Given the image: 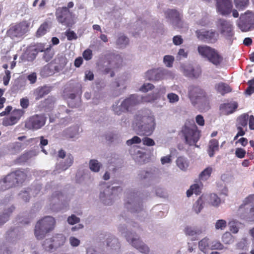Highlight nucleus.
Instances as JSON below:
<instances>
[{"label":"nucleus","instance_id":"nucleus-2","mask_svg":"<svg viewBox=\"0 0 254 254\" xmlns=\"http://www.w3.org/2000/svg\"><path fill=\"white\" fill-rule=\"evenodd\" d=\"M185 143L190 146L195 145L201 136V131L193 121L187 120L181 131Z\"/></svg>","mask_w":254,"mask_h":254},{"label":"nucleus","instance_id":"nucleus-53","mask_svg":"<svg viewBox=\"0 0 254 254\" xmlns=\"http://www.w3.org/2000/svg\"><path fill=\"white\" fill-rule=\"evenodd\" d=\"M141 142V139L140 137L134 136L131 139H128L127 141V145H131L133 144H139Z\"/></svg>","mask_w":254,"mask_h":254},{"label":"nucleus","instance_id":"nucleus-10","mask_svg":"<svg viewBox=\"0 0 254 254\" xmlns=\"http://www.w3.org/2000/svg\"><path fill=\"white\" fill-rule=\"evenodd\" d=\"M106 58L109 67H106L104 70L105 74L110 73L111 77L115 75L113 70L118 69L122 66L123 60L119 55L110 54L107 55Z\"/></svg>","mask_w":254,"mask_h":254},{"label":"nucleus","instance_id":"nucleus-37","mask_svg":"<svg viewBox=\"0 0 254 254\" xmlns=\"http://www.w3.org/2000/svg\"><path fill=\"white\" fill-rule=\"evenodd\" d=\"M212 172V167L209 166L205 169L199 175V178L202 180H207L211 176Z\"/></svg>","mask_w":254,"mask_h":254},{"label":"nucleus","instance_id":"nucleus-62","mask_svg":"<svg viewBox=\"0 0 254 254\" xmlns=\"http://www.w3.org/2000/svg\"><path fill=\"white\" fill-rule=\"evenodd\" d=\"M193 71H192L191 76L190 77L197 78L200 75L201 73L200 67H197L196 68H194L193 67Z\"/></svg>","mask_w":254,"mask_h":254},{"label":"nucleus","instance_id":"nucleus-23","mask_svg":"<svg viewBox=\"0 0 254 254\" xmlns=\"http://www.w3.org/2000/svg\"><path fill=\"white\" fill-rule=\"evenodd\" d=\"M219 141L216 139H211L209 140L207 149V153L210 157H213L214 156L215 152L218 151Z\"/></svg>","mask_w":254,"mask_h":254},{"label":"nucleus","instance_id":"nucleus-28","mask_svg":"<svg viewBox=\"0 0 254 254\" xmlns=\"http://www.w3.org/2000/svg\"><path fill=\"white\" fill-rule=\"evenodd\" d=\"M249 115L247 114H244L239 117L237 120L236 126H240L247 128Z\"/></svg>","mask_w":254,"mask_h":254},{"label":"nucleus","instance_id":"nucleus-3","mask_svg":"<svg viewBox=\"0 0 254 254\" xmlns=\"http://www.w3.org/2000/svg\"><path fill=\"white\" fill-rule=\"evenodd\" d=\"M26 177V173L20 170L12 172L0 181V190L3 191L21 185L25 181Z\"/></svg>","mask_w":254,"mask_h":254},{"label":"nucleus","instance_id":"nucleus-58","mask_svg":"<svg viewBox=\"0 0 254 254\" xmlns=\"http://www.w3.org/2000/svg\"><path fill=\"white\" fill-rule=\"evenodd\" d=\"M10 71L8 70H6L5 71V75L3 77V84L7 85L11 78Z\"/></svg>","mask_w":254,"mask_h":254},{"label":"nucleus","instance_id":"nucleus-41","mask_svg":"<svg viewBox=\"0 0 254 254\" xmlns=\"http://www.w3.org/2000/svg\"><path fill=\"white\" fill-rule=\"evenodd\" d=\"M209 247V239L206 238L202 239L198 243L199 250L204 252Z\"/></svg>","mask_w":254,"mask_h":254},{"label":"nucleus","instance_id":"nucleus-56","mask_svg":"<svg viewBox=\"0 0 254 254\" xmlns=\"http://www.w3.org/2000/svg\"><path fill=\"white\" fill-rule=\"evenodd\" d=\"M143 144L147 146H152L155 145V142L152 138L145 137L142 139Z\"/></svg>","mask_w":254,"mask_h":254},{"label":"nucleus","instance_id":"nucleus-63","mask_svg":"<svg viewBox=\"0 0 254 254\" xmlns=\"http://www.w3.org/2000/svg\"><path fill=\"white\" fill-rule=\"evenodd\" d=\"M46 48L45 47V44L43 43H38L35 46L34 51L37 53L44 52L46 50Z\"/></svg>","mask_w":254,"mask_h":254},{"label":"nucleus","instance_id":"nucleus-22","mask_svg":"<svg viewBox=\"0 0 254 254\" xmlns=\"http://www.w3.org/2000/svg\"><path fill=\"white\" fill-rule=\"evenodd\" d=\"M237 108V103H224L221 105L220 109L223 114L228 115L233 113Z\"/></svg>","mask_w":254,"mask_h":254},{"label":"nucleus","instance_id":"nucleus-19","mask_svg":"<svg viewBox=\"0 0 254 254\" xmlns=\"http://www.w3.org/2000/svg\"><path fill=\"white\" fill-rule=\"evenodd\" d=\"M65 241V238L62 234H57L52 238L46 239L45 241V246L49 242H53V244H50L49 246V250L53 249L54 248H58L64 245Z\"/></svg>","mask_w":254,"mask_h":254},{"label":"nucleus","instance_id":"nucleus-42","mask_svg":"<svg viewBox=\"0 0 254 254\" xmlns=\"http://www.w3.org/2000/svg\"><path fill=\"white\" fill-rule=\"evenodd\" d=\"M128 43V39L126 36L124 35H120L117 41L116 44L117 45L122 47L127 45Z\"/></svg>","mask_w":254,"mask_h":254},{"label":"nucleus","instance_id":"nucleus-13","mask_svg":"<svg viewBox=\"0 0 254 254\" xmlns=\"http://www.w3.org/2000/svg\"><path fill=\"white\" fill-rule=\"evenodd\" d=\"M195 34L199 40L208 44L216 43L219 37L218 33L212 29L197 30Z\"/></svg>","mask_w":254,"mask_h":254},{"label":"nucleus","instance_id":"nucleus-44","mask_svg":"<svg viewBox=\"0 0 254 254\" xmlns=\"http://www.w3.org/2000/svg\"><path fill=\"white\" fill-rule=\"evenodd\" d=\"M210 202L215 206H218L221 202L220 198L215 193H212L210 195Z\"/></svg>","mask_w":254,"mask_h":254},{"label":"nucleus","instance_id":"nucleus-61","mask_svg":"<svg viewBox=\"0 0 254 254\" xmlns=\"http://www.w3.org/2000/svg\"><path fill=\"white\" fill-rule=\"evenodd\" d=\"M183 39L181 36L176 35L173 38V42L175 45H180L183 43Z\"/></svg>","mask_w":254,"mask_h":254},{"label":"nucleus","instance_id":"nucleus-64","mask_svg":"<svg viewBox=\"0 0 254 254\" xmlns=\"http://www.w3.org/2000/svg\"><path fill=\"white\" fill-rule=\"evenodd\" d=\"M69 243L72 247H77L80 244V241L74 237H71L69 238Z\"/></svg>","mask_w":254,"mask_h":254},{"label":"nucleus","instance_id":"nucleus-34","mask_svg":"<svg viewBox=\"0 0 254 254\" xmlns=\"http://www.w3.org/2000/svg\"><path fill=\"white\" fill-rule=\"evenodd\" d=\"M14 209V207L12 206L7 210V212L0 215V226L8 221L10 214L12 213Z\"/></svg>","mask_w":254,"mask_h":254},{"label":"nucleus","instance_id":"nucleus-9","mask_svg":"<svg viewBox=\"0 0 254 254\" xmlns=\"http://www.w3.org/2000/svg\"><path fill=\"white\" fill-rule=\"evenodd\" d=\"M238 27L243 32H247L254 29V13L247 10L241 14L237 21Z\"/></svg>","mask_w":254,"mask_h":254},{"label":"nucleus","instance_id":"nucleus-45","mask_svg":"<svg viewBox=\"0 0 254 254\" xmlns=\"http://www.w3.org/2000/svg\"><path fill=\"white\" fill-rule=\"evenodd\" d=\"M118 104L113 105V110L115 113L118 115H121L122 113L126 112V110L123 108V103L120 106H118Z\"/></svg>","mask_w":254,"mask_h":254},{"label":"nucleus","instance_id":"nucleus-26","mask_svg":"<svg viewBox=\"0 0 254 254\" xmlns=\"http://www.w3.org/2000/svg\"><path fill=\"white\" fill-rule=\"evenodd\" d=\"M51 91V88L46 86L37 88L34 92L35 98L39 100L45 95L48 94Z\"/></svg>","mask_w":254,"mask_h":254},{"label":"nucleus","instance_id":"nucleus-38","mask_svg":"<svg viewBox=\"0 0 254 254\" xmlns=\"http://www.w3.org/2000/svg\"><path fill=\"white\" fill-rule=\"evenodd\" d=\"M185 233L186 235L193 236L196 235H199L201 233L200 230L196 229L191 227L187 226L184 230Z\"/></svg>","mask_w":254,"mask_h":254},{"label":"nucleus","instance_id":"nucleus-12","mask_svg":"<svg viewBox=\"0 0 254 254\" xmlns=\"http://www.w3.org/2000/svg\"><path fill=\"white\" fill-rule=\"evenodd\" d=\"M47 118L44 114H36L30 117L25 123V127L31 130H37L46 124Z\"/></svg>","mask_w":254,"mask_h":254},{"label":"nucleus","instance_id":"nucleus-52","mask_svg":"<svg viewBox=\"0 0 254 254\" xmlns=\"http://www.w3.org/2000/svg\"><path fill=\"white\" fill-rule=\"evenodd\" d=\"M65 35L67 37V40L71 41L72 40H75L77 38V36L73 31L70 30H67L65 32Z\"/></svg>","mask_w":254,"mask_h":254},{"label":"nucleus","instance_id":"nucleus-60","mask_svg":"<svg viewBox=\"0 0 254 254\" xmlns=\"http://www.w3.org/2000/svg\"><path fill=\"white\" fill-rule=\"evenodd\" d=\"M83 57L87 61L90 60L92 58V52L90 49H87L83 53Z\"/></svg>","mask_w":254,"mask_h":254},{"label":"nucleus","instance_id":"nucleus-59","mask_svg":"<svg viewBox=\"0 0 254 254\" xmlns=\"http://www.w3.org/2000/svg\"><path fill=\"white\" fill-rule=\"evenodd\" d=\"M20 105L22 109H27L29 105V101L27 98H22L20 100Z\"/></svg>","mask_w":254,"mask_h":254},{"label":"nucleus","instance_id":"nucleus-30","mask_svg":"<svg viewBox=\"0 0 254 254\" xmlns=\"http://www.w3.org/2000/svg\"><path fill=\"white\" fill-rule=\"evenodd\" d=\"M54 55V51L52 49L51 45H49L44 52L42 58L45 62H48L52 59Z\"/></svg>","mask_w":254,"mask_h":254},{"label":"nucleus","instance_id":"nucleus-35","mask_svg":"<svg viewBox=\"0 0 254 254\" xmlns=\"http://www.w3.org/2000/svg\"><path fill=\"white\" fill-rule=\"evenodd\" d=\"M234 3L239 10H243L248 5L249 0H234Z\"/></svg>","mask_w":254,"mask_h":254},{"label":"nucleus","instance_id":"nucleus-31","mask_svg":"<svg viewBox=\"0 0 254 254\" xmlns=\"http://www.w3.org/2000/svg\"><path fill=\"white\" fill-rule=\"evenodd\" d=\"M78 127H69L63 131V135L66 138H73L78 132Z\"/></svg>","mask_w":254,"mask_h":254},{"label":"nucleus","instance_id":"nucleus-43","mask_svg":"<svg viewBox=\"0 0 254 254\" xmlns=\"http://www.w3.org/2000/svg\"><path fill=\"white\" fill-rule=\"evenodd\" d=\"M222 242L225 244H230L233 241V236L229 232L225 233L222 238Z\"/></svg>","mask_w":254,"mask_h":254},{"label":"nucleus","instance_id":"nucleus-25","mask_svg":"<svg viewBox=\"0 0 254 254\" xmlns=\"http://www.w3.org/2000/svg\"><path fill=\"white\" fill-rule=\"evenodd\" d=\"M215 88L218 93L224 95L232 91L229 85L224 82H220L215 85Z\"/></svg>","mask_w":254,"mask_h":254},{"label":"nucleus","instance_id":"nucleus-24","mask_svg":"<svg viewBox=\"0 0 254 254\" xmlns=\"http://www.w3.org/2000/svg\"><path fill=\"white\" fill-rule=\"evenodd\" d=\"M122 103L123 108L127 112L130 108L138 103V101L135 95H131L129 97L126 99Z\"/></svg>","mask_w":254,"mask_h":254},{"label":"nucleus","instance_id":"nucleus-29","mask_svg":"<svg viewBox=\"0 0 254 254\" xmlns=\"http://www.w3.org/2000/svg\"><path fill=\"white\" fill-rule=\"evenodd\" d=\"M49 28V27L48 23L47 22H43L39 26L36 32V37L39 38L46 34Z\"/></svg>","mask_w":254,"mask_h":254},{"label":"nucleus","instance_id":"nucleus-6","mask_svg":"<svg viewBox=\"0 0 254 254\" xmlns=\"http://www.w3.org/2000/svg\"><path fill=\"white\" fill-rule=\"evenodd\" d=\"M30 24L27 20L12 24L7 31V35L12 39L23 38L29 31Z\"/></svg>","mask_w":254,"mask_h":254},{"label":"nucleus","instance_id":"nucleus-18","mask_svg":"<svg viewBox=\"0 0 254 254\" xmlns=\"http://www.w3.org/2000/svg\"><path fill=\"white\" fill-rule=\"evenodd\" d=\"M217 26L220 28L221 34H226L229 36L232 35L233 25L230 21L219 19L217 21Z\"/></svg>","mask_w":254,"mask_h":254},{"label":"nucleus","instance_id":"nucleus-50","mask_svg":"<svg viewBox=\"0 0 254 254\" xmlns=\"http://www.w3.org/2000/svg\"><path fill=\"white\" fill-rule=\"evenodd\" d=\"M67 221L70 225H74L80 222L79 218L76 217L75 215L72 214L67 218Z\"/></svg>","mask_w":254,"mask_h":254},{"label":"nucleus","instance_id":"nucleus-32","mask_svg":"<svg viewBox=\"0 0 254 254\" xmlns=\"http://www.w3.org/2000/svg\"><path fill=\"white\" fill-rule=\"evenodd\" d=\"M176 163L178 167L182 170H186L189 167L188 160L182 156L179 157L177 158Z\"/></svg>","mask_w":254,"mask_h":254},{"label":"nucleus","instance_id":"nucleus-54","mask_svg":"<svg viewBox=\"0 0 254 254\" xmlns=\"http://www.w3.org/2000/svg\"><path fill=\"white\" fill-rule=\"evenodd\" d=\"M154 86L151 83H144L140 88V90L142 92H146L154 88Z\"/></svg>","mask_w":254,"mask_h":254},{"label":"nucleus","instance_id":"nucleus-33","mask_svg":"<svg viewBox=\"0 0 254 254\" xmlns=\"http://www.w3.org/2000/svg\"><path fill=\"white\" fill-rule=\"evenodd\" d=\"M201 193V188L198 184L191 185L189 190L187 191V195L190 197L193 193L198 195Z\"/></svg>","mask_w":254,"mask_h":254},{"label":"nucleus","instance_id":"nucleus-8","mask_svg":"<svg viewBox=\"0 0 254 254\" xmlns=\"http://www.w3.org/2000/svg\"><path fill=\"white\" fill-rule=\"evenodd\" d=\"M55 15L58 22L66 27H71L74 23L73 13L66 6L58 7Z\"/></svg>","mask_w":254,"mask_h":254},{"label":"nucleus","instance_id":"nucleus-47","mask_svg":"<svg viewBox=\"0 0 254 254\" xmlns=\"http://www.w3.org/2000/svg\"><path fill=\"white\" fill-rule=\"evenodd\" d=\"M223 245L218 241H214L210 244V249L211 250H222L223 249Z\"/></svg>","mask_w":254,"mask_h":254},{"label":"nucleus","instance_id":"nucleus-27","mask_svg":"<svg viewBox=\"0 0 254 254\" xmlns=\"http://www.w3.org/2000/svg\"><path fill=\"white\" fill-rule=\"evenodd\" d=\"M106 246L108 247H110L111 249L115 250L119 249L120 247L118 240L113 236L107 238Z\"/></svg>","mask_w":254,"mask_h":254},{"label":"nucleus","instance_id":"nucleus-39","mask_svg":"<svg viewBox=\"0 0 254 254\" xmlns=\"http://www.w3.org/2000/svg\"><path fill=\"white\" fill-rule=\"evenodd\" d=\"M181 69L183 74L187 76L190 77L192 71H193V66L190 64L182 65L181 66Z\"/></svg>","mask_w":254,"mask_h":254},{"label":"nucleus","instance_id":"nucleus-49","mask_svg":"<svg viewBox=\"0 0 254 254\" xmlns=\"http://www.w3.org/2000/svg\"><path fill=\"white\" fill-rule=\"evenodd\" d=\"M167 98L171 103H174L177 102L179 100V97L176 94L174 93H170L168 94Z\"/></svg>","mask_w":254,"mask_h":254},{"label":"nucleus","instance_id":"nucleus-5","mask_svg":"<svg viewBox=\"0 0 254 254\" xmlns=\"http://www.w3.org/2000/svg\"><path fill=\"white\" fill-rule=\"evenodd\" d=\"M56 220L53 217L46 216L37 222L35 225L34 234L38 240L43 239L46 234L53 230Z\"/></svg>","mask_w":254,"mask_h":254},{"label":"nucleus","instance_id":"nucleus-36","mask_svg":"<svg viewBox=\"0 0 254 254\" xmlns=\"http://www.w3.org/2000/svg\"><path fill=\"white\" fill-rule=\"evenodd\" d=\"M204 201L202 199L201 196L199 197L195 203L193 204V210L198 214L200 212L203 207Z\"/></svg>","mask_w":254,"mask_h":254},{"label":"nucleus","instance_id":"nucleus-20","mask_svg":"<svg viewBox=\"0 0 254 254\" xmlns=\"http://www.w3.org/2000/svg\"><path fill=\"white\" fill-rule=\"evenodd\" d=\"M146 78L151 81H158L163 78V73L159 69L148 70L145 73Z\"/></svg>","mask_w":254,"mask_h":254},{"label":"nucleus","instance_id":"nucleus-7","mask_svg":"<svg viewBox=\"0 0 254 254\" xmlns=\"http://www.w3.org/2000/svg\"><path fill=\"white\" fill-rule=\"evenodd\" d=\"M189 97L192 104L195 105L198 102L209 103L210 96L204 89L199 86L191 85L189 88Z\"/></svg>","mask_w":254,"mask_h":254},{"label":"nucleus","instance_id":"nucleus-40","mask_svg":"<svg viewBox=\"0 0 254 254\" xmlns=\"http://www.w3.org/2000/svg\"><path fill=\"white\" fill-rule=\"evenodd\" d=\"M101 165L96 160L92 159L89 162V168L91 170L98 172L100 168Z\"/></svg>","mask_w":254,"mask_h":254},{"label":"nucleus","instance_id":"nucleus-14","mask_svg":"<svg viewBox=\"0 0 254 254\" xmlns=\"http://www.w3.org/2000/svg\"><path fill=\"white\" fill-rule=\"evenodd\" d=\"M125 236L127 241L140 252L144 254H147L149 252V248L137 236H134L131 233L129 232L127 233Z\"/></svg>","mask_w":254,"mask_h":254},{"label":"nucleus","instance_id":"nucleus-17","mask_svg":"<svg viewBox=\"0 0 254 254\" xmlns=\"http://www.w3.org/2000/svg\"><path fill=\"white\" fill-rule=\"evenodd\" d=\"M165 15L166 18L170 20L177 27L182 28L183 27L182 17L177 10L168 9L165 11Z\"/></svg>","mask_w":254,"mask_h":254},{"label":"nucleus","instance_id":"nucleus-11","mask_svg":"<svg viewBox=\"0 0 254 254\" xmlns=\"http://www.w3.org/2000/svg\"><path fill=\"white\" fill-rule=\"evenodd\" d=\"M218 12L223 15H228L232 12L234 18L239 17V12L236 9H232L233 4L231 0H216Z\"/></svg>","mask_w":254,"mask_h":254},{"label":"nucleus","instance_id":"nucleus-16","mask_svg":"<svg viewBox=\"0 0 254 254\" xmlns=\"http://www.w3.org/2000/svg\"><path fill=\"white\" fill-rule=\"evenodd\" d=\"M67 62V60L65 56L58 55L51 63L45 65L43 69L44 70H48L50 68V66L51 64H55V65L54 67L55 71L58 72L64 68Z\"/></svg>","mask_w":254,"mask_h":254},{"label":"nucleus","instance_id":"nucleus-1","mask_svg":"<svg viewBox=\"0 0 254 254\" xmlns=\"http://www.w3.org/2000/svg\"><path fill=\"white\" fill-rule=\"evenodd\" d=\"M155 119L151 116L136 115L132 123V127L136 133L140 136H149L155 127Z\"/></svg>","mask_w":254,"mask_h":254},{"label":"nucleus","instance_id":"nucleus-46","mask_svg":"<svg viewBox=\"0 0 254 254\" xmlns=\"http://www.w3.org/2000/svg\"><path fill=\"white\" fill-rule=\"evenodd\" d=\"M163 61L167 66L171 67L174 61V58L172 56L166 55L164 57Z\"/></svg>","mask_w":254,"mask_h":254},{"label":"nucleus","instance_id":"nucleus-51","mask_svg":"<svg viewBox=\"0 0 254 254\" xmlns=\"http://www.w3.org/2000/svg\"><path fill=\"white\" fill-rule=\"evenodd\" d=\"M73 162V157L71 154H68L65 161V164L64 167V170L67 169L69 167L71 166Z\"/></svg>","mask_w":254,"mask_h":254},{"label":"nucleus","instance_id":"nucleus-48","mask_svg":"<svg viewBox=\"0 0 254 254\" xmlns=\"http://www.w3.org/2000/svg\"><path fill=\"white\" fill-rule=\"evenodd\" d=\"M227 226V222L223 219H220L216 221L215 223V228L216 229H224Z\"/></svg>","mask_w":254,"mask_h":254},{"label":"nucleus","instance_id":"nucleus-15","mask_svg":"<svg viewBox=\"0 0 254 254\" xmlns=\"http://www.w3.org/2000/svg\"><path fill=\"white\" fill-rule=\"evenodd\" d=\"M25 112V111L23 109H14L9 117H5L3 119L2 125L7 127L17 124L24 115Z\"/></svg>","mask_w":254,"mask_h":254},{"label":"nucleus","instance_id":"nucleus-55","mask_svg":"<svg viewBox=\"0 0 254 254\" xmlns=\"http://www.w3.org/2000/svg\"><path fill=\"white\" fill-rule=\"evenodd\" d=\"M246 152L242 148H237L236 149L235 155L239 158H243L245 157Z\"/></svg>","mask_w":254,"mask_h":254},{"label":"nucleus","instance_id":"nucleus-4","mask_svg":"<svg viewBox=\"0 0 254 254\" xmlns=\"http://www.w3.org/2000/svg\"><path fill=\"white\" fill-rule=\"evenodd\" d=\"M197 52L201 57L207 59L216 66L220 65L223 62L222 56L217 50L210 46L206 45H199L197 47Z\"/></svg>","mask_w":254,"mask_h":254},{"label":"nucleus","instance_id":"nucleus-57","mask_svg":"<svg viewBox=\"0 0 254 254\" xmlns=\"http://www.w3.org/2000/svg\"><path fill=\"white\" fill-rule=\"evenodd\" d=\"M157 98L156 96L153 94H148L142 98L143 102H151L154 101Z\"/></svg>","mask_w":254,"mask_h":254},{"label":"nucleus","instance_id":"nucleus-21","mask_svg":"<svg viewBox=\"0 0 254 254\" xmlns=\"http://www.w3.org/2000/svg\"><path fill=\"white\" fill-rule=\"evenodd\" d=\"M134 197H135V193L134 192L128 194L127 198L130 199V201L129 200H128L125 203L126 207L127 209L130 210L131 212H137L139 210H141V207L139 206V204H138V206L137 208L136 204H135L134 203Z\"/></svg>","mask_w":254,"mask_h":254}]
</instances>
